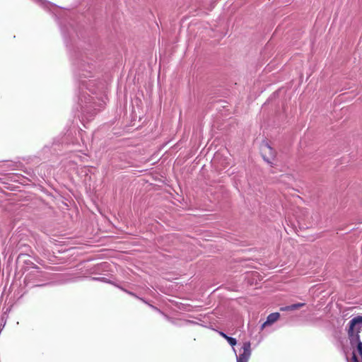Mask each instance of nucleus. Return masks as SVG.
Returning <instances> with one entry per match:
<instances>
[{"label": "nucleus", "mask_w": 362, "mask_h": 362, "mask_svg": "<svg viewBox=\"0 0 362 362\" xmlns=\"http://www.w3.org/2000/svg\"><path fill=\"white\" fill-rule=\"evenodd\" d=\"M362 330V315H357L353 317L347 324L346 331L348 339L357 340L360 338V332Z\"/></svg>", "instance_id": "nucleus-1"}, {"label": "nucleus", "mask_w": 362, "mask_h": 362, "mask_svg": "<svg viewBox=\"0 0 362 362\" xmlns=\"http://www.w3.org/2000/svg\"><path fill=\"white\" fill-rule=\"evenodd\" d=\"M260 152L263 159L272 165L276 156V151L267 142H263L261 144Z\"/></svg>", "instance_id": "nucleus-2"}, {"label": "nucleus", "mask_w": 362, "mask_h": 362, "mask_svg": "<svg viewBox=\"0 0 362 362\" xmlns=\"http://www.w3.org/2000/svg\"><path fill=\"white\" fill-rule=\"evenodd\" d=\"M353 348V362H362V341L361 338L357 340L349 339Z\"/></svg>", "instance_id": "nucleus-3"}, {"label": "nucleus", "mask_w": 362, "mask_h": 362, "mask_svg": "<svg viewBox=\"0 0 362 362\" xmlns=\"http://www.w3.org/2000/svg\"><path fill=\"white\" fill-rule=\"evenodd\" d=\"M251 355V344L247 341L243 344V353L237 358V362H247Z\"/></svg>", "instance_id": "nucleus-4"}, {"label": "nucleus", "mask_w": 362, "mask_h": 362, "mask_svg": "<svg viewBox=\"0 0 362 362\" xmlns=\"http://www.w3.org/2000/svg\"><path fill=\"white\" fill-rule=\"evenodd\" d=\"M280 317L279 313H273L267 316V320L262 325L261 330H263L267 326L272 325L276 322Z\"/></svg>", "instance_id": "nucleus-5"}, {"label": "nucleus", "mask_w": 362, "mask_h": 362, "mask_svg": "<svg viewBox=\"0 0 362 362\" xmlns=\"http://www.w3.org/2000/svg\"><path fill=\"white\" fill-rule=\"evenodd\" d=\"M305 305V303H296V304H293L288 307H287L286 310H296L299 308H301L303 306Z\"/></svg>", "instance_id": "nucleus-6"}, {"label": "nucleus", "mask_w": 362, "mask_h": 362, "mask_svg": "<svg viewBox=\"0 0 362 362\" xmlns=\"http://www.w3.org/2000/svg\"><path fill=\"white\" fill-rule=\"evenodd\" d=\"M226 340L232 346H235L237 343L236 339L230 337H227Z\"/></svg>", "instance_id": "nucleus-7"}, {"label": "nucleus", "mask_w": 362, "mask_h": 362, "mask_svg": "<svg viewBox=\"0 0 362 362\" xmlns=\"http://www.w3.org/2000/svg\"><path fill=\"white\" fill-rule=\"evenodd\" d=\"M220 334L223 337L225 338L226 339H227V337H228V336H227L226 334H224L223 332H220Z\"/></svg>", "instance_id": "nucleus-8"}]
</instances>
